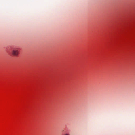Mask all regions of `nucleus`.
<instances>
[{"instance_id": "f257e3e1", "label": "nucleus", "mask_w": 135, "mask_h": 135, "mask_svg": "<svg viewBox=\"0 0 135 135\" xmlns=\"http://www.w3.org/2000/svg\"><path fill=\"white\" fill-rule=\"evenodd\" d=\"M12 54L14 56H17L18 54V51L17 49H14L12 51Z\"/></svg>"}, {"instance_id": "f03ea898", "label": "nucleus", "mask_w": 135, "mask_h": 135, "mask_svg": "<svg viewBox=\"0 0 135 135\" xmlns=\"http://www.w3.org/2000/svg\"><path fill=\"white\" fill-rule=\"evenodd\" d=\"M64 135H70L68 133H66Z\"/></svg>"}]
</instances>
